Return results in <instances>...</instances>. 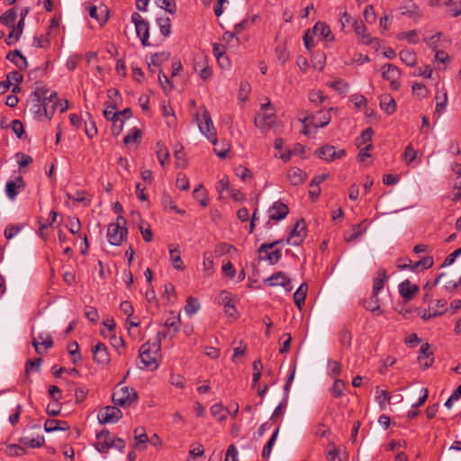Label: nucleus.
Returning <instances> with one entry per match:
<instances>
[{
  "label": "nucleus",
  "instance_id": "1",
  "mask_svg": "<svg viewBox=\"0 0 461 461\" xmlns=\"http://www.w3.org/2000/svg\"><path fill=\"white\" fill-rule=\"evenodd\" d=\"M194 120L198 123L200 131L214 145H217L216 130L213 126L208 110L202 106L194 115Z\"/></svg>",
  "mask_w": 461,
  "mask_h": 461
},
{
  "label": "nucleus",
  "instance_id": "2",
  "mask_svg": "<svg viewBox=\"0 0 461 461\" xmlns=\"http://www.w3.org/2000/svg\"><path fill=\"white\" fill-rule=\"evenodd\" d=\"M159 349L158 342H146L140 347V358L143 364V368H149L151 370L158 368L157 357Z\"/></svg>",
  "mask_w": 461,
  "mask_h": 461
},
{
  "label": "nucleus",
  "instance_id": "3",
  "mask_svg": "<svg viewBox=\"0 0 461 461\" xmlns=\"http://www.w3.org/2000/svg\"><path fill=\"white\" fill-rule=\"evenodd\" d=\"M126 219L122 216L117 218L116 222L110 223L107 228V239L111 245L119 246L128 234V229L125 227Z\"/></svg>",
  "mask_w": 461,
  "mask_h": 461
},
{
  "label": "nucleus",
  "instance_id": "4",
  "mask_svg": "<svg viewBox=\"0 0 461 461\" xmlns=\"http://www.w3.org/2000/svg\"><path fill=\"white\" fill-rule=\"evenodd\" d=\"M137 400V392L131 387L122 386V383L117 385L113 393V403L122 407L130 406Z\"/></svg>",
  "mask_w": 461,
  "mask_h": 461
},
{
  "label": "nucleus",
  "instance_id": "5",
  "mask_svg": "<svg viewBox=\"0 0 461 461\" xmlns=\"http://www.w3.org/2000/svg\"><path fill=\"white\" fill-rule=\"evenodd\" d=\"M131 22L135 24L136 33L140 39L142 45L149 46V24L148 21L143 19L139 13H133L131 14Z\"/></svg>",
  "mask_w": 461,
  "mask_h": 461
},
{
  "label": "nucleus",
  "instance_id": "6",
  "mask_svg": "<svg viewBox=\"0 0 461 461\" xmlns=\"http://www.w3.org/2000/svg\"><path fill=\"white\" fill-rule=\"evenodd\" d=\"M306 233V222L303 219H301L294 224L286 242L293 246H299L303 242Z\"/></svg>",
  "mask_w": 461,
  "mask_h": 461
},
{
  "label": "nucleus",
  "instance_id": "7",
  "mask_svg": "<svg viewBox=\"0 0 461 461\" xmlns=\"http://www.w3.org/2000/svg\"><path fill=\"white\" fill-rule=\"evenodd\" d=\"M315 155L321 159L326 161H333L335 159L342 158L346 155L345 149L336 150L332 145H324L321 148L315 150Z\"/></svg>",
  "mask_w": 461,
  "mask_h": 461
},
{
  "label": "nucleus",
  "instance_id": "8",
  "mask_svg": "<svg viewBox=\"0 0 461 461\" xmlns=\"http://www.w3.org/2000/svg\"><path fill=\"white\" fill-rule=\"evenodd\" d=\"M122 413L121 410L116 406H106L99 411L97 418L99 423L105 424L109 422H116L122 418Z\"/></svg>",
  "mask_w": 461,
  "mask_h": 461
},
{
  "label": "nucleus",
  "instance_id": "9",
  "mask_svg": "<svg viewBox=\"0 0 461 461\" xmlns=\"http://www.w3.org/2000/svg\"><path fill=\"white\" fill-rule=\"evenodd\" d=\"M93 359L100 366H107L111 359L108 348L103 342H98L95 347L92 348Z\"/></svg>",
  "mask_w": 461,
  "mask_h": 461
},
{
  "label": "nucleus",
  "instance_id": "10",
  "mask_svg": "<svg viewBox=\"0 0 461 461\" xmlns=\"http://www.w3.org/2000/svg\"><path fill=\"white\" fill-rule=\"evenodd\" d=\"M96 442L94 444L95 449L100 453H106L112 448V438L110 431L106 429H102L96 433Z\"/></svg>",
  "mask_w": 461,
  "mask_h": 461
},
{
  "label": "nucleus",
  "instance_id": "11",
  "mask_svg": "<svg viewBox=\"0 0 461 461\" xmlns=\"http://www.w3.org/2000/svg\"><path fill=\"white\" fill-rule=\"evenodd\" d=\"M289 212L286 204L281 202H276L269 209V221L266 223L267 228L271 227L270 221H280L285 219Z\"/></svg>",
  "mask_w": 461,
  "mask_h": 461
},
{
  "label": "nucleus",
  "instance_id": "12",
  "mask_svg": "<svg viewBox=\"0 0 461 461\" xmlns=\"http://www.w3.org/2000/svg\"><path fill=\"white\" fill-rule=\"evenodd\" d=\"M265 284L269 286L281 285L286 291H291L293 289L292 282L289 277L284 272H276L271 276L265 280Z\"/></svg>",
  "mask_w": 461,
  "mask_h": 461
},
{
  "label": "nucleus",
  "instance_id": "13",
  "mask_svg": "<svg viewBox=\"0 0 461 461\" xmlns=\"http://www.w3.org/2000/svg\"><path fill=\"white\" fill-rule=\"evenodd\" d=\"M194 69L199 73L203 80H206L212 76V69L208 65H205L206 59L203 55H198L194 59Z\"/></svg>",
  "mask_w": 461,
  "mask_h": 461
},
{
  "label": "nucleus",
  "instance_id": "14",
  "mask_svg": "<svg viewBox=\"0 0 461 461\" xmlns=\"http://www.w3.org/2000/svg\"><path fill=\"white\" fill-rule=\"evenodd\" d=\"M418 292L419 286L411 284L408 279L399 285V294L406 302L411 300Z\"/></svg>",
  "mask_w": 461,
  "mask_h": 461
},
{
  "label": "nucleus",
  "instance_id": "15",
  "mask_svg": "<svg viewBox=\"0 0 461 461\" xmlns=\"http://www.w3.org/2000/svg\"><path fill=\"white\" fill-rule=\"evenodd\" d=\"M58 102L59 100L57 97V93L50 92L49 95V99L43 101L42 117L51 119L57 109Z\"/></svg>",
  "mask_w": 461,
  "mask_h": 461
},
{
  "label": "nucleus",
  "instance_id": "16",
  "mask_svg": "<svg viewBox=\"0 0 461 461\" xmlns=\"http://www.w3.org/2000/svg\"><path fill=\"white\" fill-rule=\"evenodd\" d=\"M24 186L25 183L22 176H17L14 181H8L5 185V192L9 199L14 200L18 194V190L24 188Z\"/></svg>",
  "mask_w": 461,
  "mask_h": 461
},
{
  "label": "nucleus",
  "instance_id": "17",
  "mask_svg": "<svg viewBox=\"0 0 461 461\" xmlns=\"http://www.w3.org/2000/svg\"><path fill=\"white\" fill-rule=\"evenodd\" d=\"M24 25L25 20L20 19L17 24L12 27L11 32L5 39V43L7 45H13L20 40L24 29Z\"/></svg>",
  "mask_w": 461,
  "mask_h": 461
},
{
  "label": "nucleus",
  "instance_id": "18",
  "mask_svg": "<svg viewBox=\"0 0 461 461\" xmlns=\"http://www.w3.org/2000/svg\"><path fill=\"white\" fill-rule=\"evenodd\" d=\"M315 35H320L323 40L327 41H333L334 35L328 24L322 22H318L312 28Z\"/></svg>",
  "mask_w": 461,
  "mask_h": 461
},
{
  "label": "nucleus",
  "instance_id": "19",
  "mask_svg": "<svg viewBox=\"0 0 461 461\" xmlns=\"http://www.w3.org/2000/svg\"><path fill=\"white\" fill-rule=\"evenodd\" d=\"M307 176V174L299 167H292L287 172V178L294 185L303 184Z\"/></svg>",
  "mask_w": 461,
  "mask_h": 461
},
{
  "label": "nucleus",
  "instance_id": "20",
  "mask_svg": "<svg viewBox=\"0 0 461 461\" xmlns=\"http://www.w3.org/2000/svg\"><path fill=\"white\" fill-rule=\"evenodd\" d=\"M44 429L46 432L67 431L69 429V426L66 420L49 419L44 423Z\"/></svg>",
  "mask_w": 461,
  "mask_h": 461
},
{
  "label": "nucleus",
  "instance_id": "21",
  "mask_svg": "<svg viewBox=\"0 0 461 461\" xmlns=\"http://www.w3.org/2000/svg\"><path fill=\"white\" fill-rule=\"evenodd\" d=\"M6 59L8 60H10L11 62H13L14 64H15V66L19 69H24L27 68L28 64H27L26 58L18 50L10 51L7 54Z\"/></svg>",
  "mask_w": 461,
  "mask_h": 461
},
{
  "label": "nucleus",
  "instance_id": "22",
  "mask_svg": "<svg viewBox=\"0 0 461 461\" xmlns=\"http://www.w3.org/2000/svg\"><path fill=\"white\" fill-rule=\"evenodd\" d=\"M170 261L174 268L177 270H184L185 265L181 258V252L177 247L173 245L169 246Z\"/></svg>",
  "mask_w": 461,
  "mask_h": 461
},
{
  "label": "nucleus",
  "instance_id": "23",
  "mask_svg": "<svg viewBox=\"0 0 461 461\" xmlns=\"http://www.w3.org/2000/svg\"><path fill=\"white\" fill-rule=\"evenodd\" d=\"M380 107L387 114H393L396 110V102L390 94H385L380 97Z\"/></svg>",
  "mask_w": 461,
  "mask_h": 461
},
{
  "label": "nucleus",
  "instance_id": "24",
  "mask_svg": "<svg viewBox=\"0 0 461 461\" xmlns=\"http://www.w3.org/2000/svg\"><path fill=\"white\" fill-rule=\"evenodd\" d=\"M17 19V8L13 7L0 15V23L12 29Z\"/></svg>",
  "mask_w": 461,
  "mask_h": 461
},
{
  "label": "nucleus",
  "instance_id": "25",
  "mask_svg": "<svg viewBox=\"0 0 461 461\" xmlns=\"http://www.w3.org/2000/svg\"><path fill=\"white\" fill-rule=\"evenodd\" d=\"M400 69L393 64H385L382 67V76L384 80L399 79Z\"/></svg>",
  "mask_w": 461,
  "mask_h": 461
},
{
  "label": "nucleus",
  "instance_id": "26",
  "mask_svg": "<svg viewBox=\"0 0 461 461\" xmlns=\"http://www.w3.org/2000/svg\"><path fill=\"white\" fill-rule=\"evenodd\" d=\"M173 314V312H171ZM181 324V320L179 315H172L166 319L164 326L168 330V332L170 333L172 331V334H170V337H174L176 333L179 330Z\"/></svg>",
  "mask_w": 461,
  "mask_h": 461
},
{
  "label": "nucleus",
  "instance_id": "27",
  "mask_svg": "<svg viewBox=\"0 0 461 461\" xmlns=\"http://www.w3.org/2000/svg\"><path fill=\"white\" fill-rule=\"evenodd\" d=\"M307 291L308 285L306 283H303L294 294V303L300 310L302 309V306L304 304Z\"/></svg>",
  "mask_w": 461,
  "mask_h": 461
},
{
  "label": "nucleus",
  "instance_id": "28",
  "mask_svg": "<svg viewBox=\"0 0 461 461\" xmlns=\"http://www.w3.org/2000/svg\"><path fill=\"white\" fill-rule=\"evenodd\" d=\"M330 122V115L329 113H321L318 121H315V116H308L303 120L304 124H313L314 127H325Z\"/></svg>",
  "mask_w": 461,
  "mask_h": 461
},
{
  "label": "nucleus",
  "instance_id": "29",
  "mask_svg": "<svg viewBox=\"0 0 461 461\" xmlns=\"http://www.w3.org/2000/svg\"><path fill=\"white\" fill-rule=\"evenodd\" d=\"M387 280V274L384 268H380L377 271V276L374 280L373 285V292L374 294H379V292L384 288V283Z\"/></svg>",
  "mask_w": 461,
  "mask_h": 461
},
{
  "label": "nucleus",
  "instance_id": "30",
  "mask_svg": "<svg viewBox=\"0 0 461 461\" xmlns=\"http://www.w3.org/2000/svg\"><path fill=\"white\" fill-rule=\"evenodd\" d=\"M100 14H98V8L95 5H92L89 8V15L97 20L101 24L105 23L108 20L107 8L104 6L100 7Z\"/></svg>",
  "mask_w": 461,
  "mask_h": 461
},
{
  "label": "nucleus",
  "instance_id": "31",
  "mask_svg": "<svg viewBox=\"0 0 461 461\" xmlns=\"http://www.w3.org/2000/svg\"><path fill=\"white\" fill-rule=\"evenodd\" d=\"M401 60L407 66L413 67L417 63V57L415 52L411 49H404L400 51Z\"/></svg>",
  "mask_w": 461,
  "mask_h": 461
},
{
  "label": "nucleus",
  "instance_id": "32",
  "mask_svg": "<svg viewBox=\"0 0 461 461\" xmlns=\"http://www.w3.org/2000/svg\"><path fill=\"white\" fill-rule=\"evenodd\" d=\"M43 99L32 96L30 100V111L39 118L42 117Z\"/></svg>",
  "mask_w": 461,
  "mask_h": 461
},
{
  "label": "nucleus",
  "instance_id": "33",
  "mask_svg": "<svg viewBox=\"0 0 461 461\" xmlns=\"http://www.w3.org/2000/svg\"><path fill=\"white\" fill-rule=\"evenodd\" d=\"M43 360L41 357L28 359L25 363V375L29 377L32 371L40 372Z\"/></svg>",
  "mask_w": 461,
  "mask_h": 461
},
{
  "label": "nucleus",
  "instance_id": "34",
  "mask_svg": "<svg viewBox=\"0 0 461 461\" xmlns=\"http://www.w3.org/2000/svg\"><path fill=\"white\" fill-rule=\"evenodd\" d=\"M434 260L432 257H424L420 260L416 261L413 265H411V271H418L420 268L429 269L432 267Z\"/></svg>",
  "mask_w": 461,
  "mask_h": 461
},
{
  "label": "nucleus",
  "instance_id": "35",
  "mask_svg": "<svg viewBox=\"0 0 461 461\" xmlns=\"http://www.w3.org/2000/svg\"><path fill=\"white\" fill-rule=\"evenodd\" d=\"M157 23L159 26L161 34L164 37H167L171 33V20L168 17H158L157 18Z\"/></svg>",
  "mask_w": 461,
  "mask_h": 461
},
{
  "label": "nucleus",
  "instance_id": "36",
  "mask_svg": "<svg viewBox=\"0 0 461 461\" xmlns=\"http://www.w3.org/2000/svg\"><path fill=\"white\" fill-rule=\"evenodd\" d=\"M50 90L46 86L45 84L42 82H36L35 83V88L34 91L32 94V96L39 97L41 99H43V101L49 99V94Z\"/></svg>",
  "mask_w": 461,
  "mask_h": 461
},
{
  "label": "nucleus",
  "instance_id": "37",
  "mask_svg": "<svg viewBox=\"0 0 461 461\" xmlns=\"http://www.w3.org/2000/svg\"><path fill=\"white\" fill-rule=\"evenodd\" d=\"M365 308L367 311H370L373 312H381L380 300L378 298V294L372 293V295L370 296V298L365 302Z\"/></svg>",
  "mask_w": 461,
  "mask_h": 461
},
{
  "label": "nucleus",
  "instance_id": "38",
  "mask_svg": "<svg viewBox=\"0 0 461 461\" xmlns=\"http://www.w3.org/2000/svg\"><path fill=\"white\" fill-rule=\"evenodd\" d=\"M157 156L160 165L163 167L169 158V152L164 143L158 141L157 143Z\"/></svg>",
  "mask_w": 461,
  "mask_h": 461
},
{
  "label": "nucleus",
  "instance_id": "39",
  "mask_svg": "<svg viewBox=\"0 0 461 461\" xmlns=\"http://www.w3.org/2000/svg\"><path fill=\"white\" fill-rule=\"evenodd\" d=\"M376 401L378 402L381 409H384L387 403H390L391 394L388 391L376 388Z\"/></svg>",
  "mask_w": 461,
  "mask_h": 461
},
{
  "label": "nucleus",
  "instance_id": "40",
  "mask_svg": "<svg viewBox=\"0 0 461 461\" xmlns=\"http://www.w3.org/2000/svg\"><path fill=\"white\" fill-rule=\"evenodd\" d=\"M161 203L165 209L169 208L171 210H174L178 214H185V212L184 210H180V209L176 208L175 202L173 201L172 197L168 194H166V193L163 194L162 198H161Z\"/></svg>",
  "mask_w": 461,
  "mask_h": 461
},
{
  "label": "nucleus",
  "instance_id": "41",
  "mask_svg": "<svg viewBox=\"0 0 461 461\" xmlns=\"http://www.w3.org/2000/svg\"><path fill=\"white\" fill-rule=\"evenodd\" d=\"M20 443L29 446L30 447H42L45 439L43 437H37L29 438L28 437H23L19 439Z\"/></svg>",
  "mask_w": 461,
  "mask_h": 461
},
{
  "label": "nucleus",
  "instance_id": "42",
  "mask_svg": "<svg viewBox=\"0 0 461 461\" xmlns=\"http://www.w3.org/2000/svg\"><path fill=\"white\" fill-rule=\"evenodd\" d=\"M200 309V303H198L197 299L192 296H189L186 299V304L185 306V310L188 315H194L195 314L198 310Z\"/></svg>",
  "mask_w": 461,
  "mask_h": 461
},
{
  "label": "nucleus",
  "instance_id": "43",
  "mask_svg": "<svg viewBox=\"0 0 461 461\" xmlns=\"http://www.w3.org/2000/svg\"><path fill=\"white\" fill-rule=\"evenodd\" d=\"M346 388V384L344 381L336 378L332 387L330 388V392L335 398L341 397L344 393V390Z\"/></svg>",
  "mask_w": 461,
  "mask_h": 461
},
{
  "label": "nucleus",
  "instance_id": "44",
  "mask_svg": "<svg viewBox=\"0 0 461 461\" xmlns=\"http://www.w3.org/2000/svg\"><path fill=\"white\" fill-rule=\"evenodd\" d=\"M366 231L365 228H362V224H356L352 226L351 233L345 236V240L351 242L358 239L363 232Z\"/></svg>",
  "mask_w": 461,
  "mask_h": 461
},
{
  "label": "nucleus",
  "instance_id": "45",
  "mask_svg": "<svg viewBox=\"0 0 461 461\" xmlns=\"http://www.w3.org/2000/svg\"><path fill=\"white\" fill-rule=\"evenodd\" d=\"M168 303H173L176 298L175 286L171 283H167L164 285V294L162 295Z\"/></svg>",
  "mask_w": 461,
  "mask_h": 461
},
{
  "label": "nucleus",
  "instance_id": "46",
  "mask_svg": "<svg viewBox=\"0 0 461 461\" xmlns=\"http://www.w3.org/2000/svg\"><path fill=\"white\" fill-rule=\"evenodd\" d=\"M419 32L417 30H411L409 32H402L398 34L399 40H407L411 44H416L419 41Z\"/></svg>",
  "mask_w": 461,
  "mask_h": 461
},
{
  "label": "nucleus",
  "instance_id": "47",
  "mask_svg": "<svg viewBox=\"0 0 461 461\" xmlns=\"http://www.w3.org/2000/svg\"><path fill=\"white\" fill-rule=\"evenodd\" d=\"M278 60L285 64L289 59V52L285 43L278 44L275 50Z\"/></svg>",
  "mask_w": 461,
  "mask_h": 461
},
{
  "label": "nucleus",
  "instance_id": "48",
  "mask_svg": "<svg viewBox=\"0 0 461 461\" xmlns=\"http://www.w3.org/2000/svg\"><path fill=\"white\" fill-rule=\"evenodd\" d=\"M158 7L166 10L167 13L174 14L176 12V5L174 0H156Z\"/></svg>",
  "mask_w": 461,
  "mask_h": 461
},
{
  "label": "nucleus",
  "instance_id": "49",
  "mask_svg": "<svg viewBox=\"0 0 461 461\" xmlns=\"http://www.w3.org/2000/svg\"><path fill=\"white\" fill-rule=\"evenodd\" d=\"M278 431H279V428H277L272 437L270 438V439L267 441V443L266 444V446L264 447L263 448V451H262V456L264 458H268L270 454H271V451H272V448H273V446L276 440V438H277V435H278Z\"/></svg>",
  "mask_w": 461,
  "mask_h": 461
},
{
  "label": "nucleus",
  "instance_id": "50",
  "mask_svg": "<svg viewBox=\"0 0 461 461\" xmlns=\"http://www.w3.org/2000/svg\"><path fill=\"white\" fill-rule=\"evenodd\" d=\"M141 138V131L137 127H133L131 131L124 137L123 142L125 145H129L140 140Z\"/></svg>",
  "mask_w": 461,
  "mask_h": 461
},
{
  "label": "nucleus",
  "instance_id": "51",
  "mask_svg": "<svg viewBox=\"0 0 461 461\" xmlns=\"http://www.w3.org/2000/svg\"><path fill=\"white\" fill-rule=\"evenodd\" d=\"M374 131L371 128H367L365 131H362L359 139L357 140L359 143L357 144V147L360 148L361 145H368L372 141V137L374 135Z\"/></svg>",
  "mask_w": 461,
  "mask_h": 461
},
{
  "label": "nucleus",
  "instance_id": "52",
  "mask_svg": "<svg viewBox=\"0 0 461 461\" xmlns=\"http://www.w3.org/2000/svg\"><path fill=\"white\" fill-rule=\"evenodd\" d=\"M73 201L74 202H77V203H81L85 206H86V205H88L90 203L91 198L88 195V194L86 193V191L79 190V191H77L73 194Z\"/></svg>",
  "mask_w": 461,
  "mask_h": 461
},
{
  "label": "nucleus",
  "instance_id": "53",
  "mask_svg": "<svg viewBox=\"0 0 461 461\" xmlns=\"http://www.w3.org/2000/svg\"><path fill=\"white\" fill-rule=\"evenodd\" d=\"M257 19H258L257 15L253 16L251 19H249V18L243 19L240 23H237L234 26L235 33H238V34L240 33L243 30L247 29L250 24L255 23Z\"/></svg>",
  "mask_w": 461,
  "mask_h": 461
},
{
  "label": "nucleus",
  "instance_id": "54",
  "mask_svg": "<svg viewBox=\"0 0 461 461\" xmlns=\"http://www.w3.org/2000/svg\"><path fill=\"white\" fill-rule=\"evenodd\" d=\"M417 152L411 144L407 145L402 154V158L405 160L406 165H410L416 158Z\"/></svg>",
  "mask_w": 461,
  "mask_h": 461
},
{
  "label": "nucleus",
  "instance_id": "55",
  "mask_svg": "<svg viewBox=\"0 0 461 461\" xmlns=\"http://www.w3.org/2000/svg\"><path fill=\"white\" fill-rule=\"evenodd\" d=\"M88 118L90 119L89 122H86L85 131L89 139L94 138L97 134V127L95 122L93 121L92 116L87 113Z\"/></svg>",
  "mask_w": 461,
  "mask_h": 461
},
{
  "label": "nucleus",
  "instance_id": "56",
  "mask_svg": "<svg viewBox=\"0 0 461 461\" xmlns=\"http://www.w3.org/2000/svg\"><path fill=\"white\" fill-rule=\"evenodd\" d=\"M328 368H329V375L333 377H336V376L339 375L342 366L339 362L330 359L328 361Z\"/></svg>",
  "mask_w": 461,
  "mask_h": 461
},
{
  "label": "nucleus",
  "instance_id": "57",
  "mask_svg": "<svg viewBox=\"0 0 461 461\" xmlns=\"http://www.w3.org/2000/svg\"><path fill=\"white\" fill-rule=\"evenodd\" d=\"M351 332L347 328H343L339 332V341L341 345L348 348L351 345Z\"/></svg>",
  "mask_w": 461,
  "mask_h": 461
},
{
  "label": "nucleus",
  "instance_id": "58",
  "mask_svg": "<svg viewBox=\"0 0 461 461\" xmlns=\"http://www.w3.org/2000/svg\"><path fill=\"white\" fill-rule=\"evenodd\" d=\"M223 407L220 403L213 404L211 407L212 415L220 421H222L226 419V415L223 413Z\"/></svg>",
  "mask_w": 461,
  "mask_h": 461
},
{
  "label": "nucleus",
  "instance_id": "59",
  "mask_svg": "<svg viewBox=\"0 0 461 461\" xmlns=\"http://www.w3.org/2000/svg\"><path fill=\"white\" fill-rule=\"evenodd\" d=\"M23 229V225L9 224L5 229V237L7 240L13 239Z\"/></svg>",
  "mask_w": 461,
  "mask_h": 461
},
{
  "label": "nucleus",
  "instance_id": "60",
  "mask_svg": "<svg viewBox=\"0 0 461 461\" xmlns=\"http://www.w3.org/2000/svg\"><path fill=\"white\" fill-rule=\"evenodd\" d=\"M234 249H235V248L232 245L222 242V243L218 244L215 247L214 252L217 256L220 257V256H222L225 254H229V253H230L231 250H234Z\"/></svg>",
  "mask_w": 461,
  "mask_h": 461
},
{
  "label": "nucleus",
  "instance_id": "61",
  "mask_svg": "<svg viewBox=\"0 0 461 461\" xmlns=\"http://www.w3.org/2000/svg\"><path fill=\"white\" fill-rule=\"evenodd\" d=\"M316 36L312 29L305 32L303 35V43L307 50L312 51L314 47L313 37Z\"/></svg>",
  "mask_w": 461,
  "mask_h": 461
},
{
  "label": "nucleus",
  "instance_id": "62",
  "mask_svg": "<svg viewBox=\"0 0 461 461\" xmlns=\"http://www.w3.org/2000/svg\"><path fill=\"white\" fill-rule=\"evenodd\" d=\"M25 453V448L19 445L10 444L7 446V455H9L10 456H21L24 455Z\"/></svg>",
  "mask_w": 461,
  "mask_h": 461
},
{
  "label": "nucleus",
  "instance_id": "63",
  "mask_svg": "<svg viewBox=\"0 0 461 461\" xmlns=\"http://www.w3.org/2000/svg\"><path fill=\"white\" fill-rule=\"evenodd\" d=\"M104 116L109 121H113L119 118V113L116 111V105H108L104 111Z\"/></svg>",
  "mask_w": 461,
  "mask_h": 461
},
{
  "label": "nucleus",
  "instance_id": "64",
  "mask_svg": "<svg viewBox=\"0 0 461 461\" xmlns=\"http://www.w3.org/2000/svg\"><path fill=\"white\" fill-rule=\"evenodd\" d=\"M326 98L327 97L323 95V93L321 90H312L309 93V100L312 103L321 104L324 102Z\"/></svg>",
  "mask_w": 461,
  "mask_h": 461
}]
</instances>
